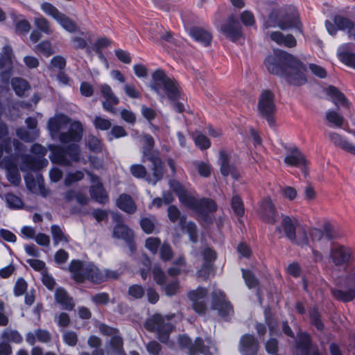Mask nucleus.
<instances>
[{"instance_id":"nucleus-45","label":"nucleus","mask_w":355,"mask_h":355,"mask_svg":"<svg viewBox=\"0 0 355 355\" xmlns=\"http://www.w3.org/2000/svg\"><path fill=\"white\" fill-rule=\"evenodd\" d=\"M5 200L8 207L12 209H20L23 206V202L21 198L11 193H8L5 195Z\"/></svg>"},{"instance_id":"nucleus-46","label":"nucleus","mask_w":355,"mask_h":355,"mask_svg":"<svg viewBox=\"0 0 355 355\" xmlns=\"http://www.w3.org/2000/svg\"><path fill=\"white\" fill-rule=\"evenodd\" d=\"M1 338L15 343H21L23 340L21 335L17 330L12 329H5L1 334Z\"/></svg>"},{"instance_id":"nucleus-62","label":"nucleus","mask_w":355,"mask_h":355,"mask_svg":"<svg viewBox=\"0 0 355 355\" xmlns=\"http://www.w3.org/2000/svg\"><path fill=\"white\" fill-rule=\"evenodd\" d=\"M202 256L204 260V263H210L214 265V262L217 258V254L215 250L210 248H206L202 252Z\"/></svg>"},{"instance_id":"nucleus-41","label":"nucleus","mask_w":355,"mask_h":355,"mask_svg":"<svg viewBox=\"0 0 355 355\" xmlns=\"http://www.w3.org/2000/svg\"><path fill=\"white\" fill-rule=\"evenodd\" d=\"M51 231L53 236V240L55 245L58 244L61 241L69 243V236H66L62 232L60 227L58 225H53L51 227Z\"/></svg>"},{"instance_id":"nucleus-19","label":"nucleus","mask_w":355,"mask_h":355,"mask_svg":"<svg viewBox=\"0 0 355 355\" xmlns=\"http://www.w3.org/2000/svg\"><path fill=\"white\" fill-rule=\"evenodd\" d=\"M297 340L295 343L296 355H310L313 348V341L311 335L306 331L297 334Z\"/></svg>"},{"instance_id":"nucleus-29","label":"nucleus","mask_w":355,"mask_h":355,"mask_svg":"<svg viewBox=\"0 0 355 355\" xmlns=\"http://www.w3.org/2000/svg\"><path fill=\"white\" fill-rule=\"evenodd\" d=\"M327 94L331 97L333 103L338 106L342 105L343 107L349 108L350 103L345 95L341 92L337 87L330 85L328 87Z\"/></svg>"},{"instance_id":"nucleus-8","label":"nucleus","mask_w":355,"mask_h":355,"mask_svg":"<svg viewBox=\"0 0 355 355\" xmlns=\"http://www.w3.org/2000/svg\"><path fill=\"white\" fill-rule=\"evenodd\" d=\"M41 8L44 12L56 20L65 31L69 33H75L78 31V26L76 22L65 14L59 11V10L51 3H43L41 5Z\"/></svg>"},{"instance_id":"nucleus-58","label":"nucleus","mask_w":355,"mask_h":355,"mask_svg":"<svg viewBox=\"0 0 355 355\" xmlns=\"http://www.w3.org/2000/svg\"><path fill=\"white\" fill-rule=\"evenodd\" d=\"M35 51L46 57H49L54 53L51 48V44L49 41H43L36 45Z\"/></svg>"},{"instance_id":"nucleus-40","label":"nucleus","mask_w":355,"mask_h":355,"mask_svg":"<svg viewBox=\"0 0 355 355\" xmlns=\"http://www.w3.org/2000/svg\"><path fill=\"white\" fill-rule=\"evenodd\" d=\"M231 207L235 215L241 218L244 216L245 208L243 200L239 195H234L231 200Z\"/></svg>"},{"instance_id":"nucleus-9","label":"nucleus","mask_w":355,"mask_h":355,"mask_svg":"<svg viewBox=\"0 0 355 355\" xmlns=\"http://www.w3.org/2000/svg\"><path fill=\"white\" fill-rule=\"evenodd\" d=\"M330 258L336 266L346 268L355 261V252L345 245H339L330 251Z\"/></svg>"},{"instance_id":"nucleus-22","label":"nucleus","mask_w":355,"mask_h":355,"mask_svg":"<svg viewBox=\"0 0 355 355\" xmlns=\"http://www.w3.org/2000/svg\"><path fill=\"white\" fill-rule=\"evenodd\" d=\"M219 162L220 173L223 176L227 177L230 174L234 178L238 179L239 171L233 164H230L229 155L223 150L220 151Z\"/></svg>"},{"instance_id":"nucleus-53","label":"nucleus","mask_w":355,"mask_h":355,"mask_svg":"<svg viewBox=\"0 0 355 355\" xmlns=\"http://www.w3.org/2000/svg\"><path fill=\"white\" fill-rule=\"evenodd\" d=\"M193 139L196 146L201 150H206L211 146V142L209 138L201 133H197L193 136Z\"/></svg>"},{"instance_id":"nucleus-33","label":"nucleus","mask_w":355,"mask_h":355,"mask_svg":"<svg viewBox=\"0 0 355 355\" xmlns=\"http://www.w3.org/2000/svg\"><path fill=\"white\" fill-rule=\"evenodd\" d=\"M291 154L286 156L284 162L289 166H299L304 165L306 160L303 155L297 147L293 148L290 150Z\"/></svg>"},{"instance_id":"nucleus-1","label":"nucleus","mask_w":355,"mask_h":355,"mask_svg":"<svg viewBox=\"0 0 355 355\" xmlns=\"http://www.w3.org/2000/svg\"><path fill=\"white\" fill-rule=\"evenodd\" d=\"M268 71L282 78L293 87L306 84L307 68L297 57L284 50L277 49L273 55L267 56L264 60Z\"/></svg>"},{"instance_id":"nucleus-35","label":"nucleus","mask_w":355,"mask_h":355,"mask_svg":"<svg viewBox=\"0 0 355 355\" xmlns=\"http://www.w3.org/2000/svg\"><path fill=\"white\" fill-rule=\"evenodd\" d=\"M102 340L96 336H90L87 340V345L91 348H95L90 354L87 352H82L79 355H105V350L101 348Z\"/></svg>"},{"instance_id":"nucleus-13","label":"nucleus","mask_w":355,"mask_h":355,"mask_svg":"<svg viewBox=\"0 0 355 355\" xmlns=\"http://www.w3.org/2000/svg\"><path fill=\"white\" fill-rule=\"evenodd\" d=\"M345 282L349 289L347 291L333 289L331 293L338 300L348 302L355 297V270H352L347 275Z\"/></svg>"},{"instance_id":"nucleus-61","label":"nucleus","mask_w":355,"mask_h":355,"mask_svg":"<svg viewBox=\"0 0 355 355\" xmlns=\"http://www.w3.org/2000/svg\"><path fill=\"white\" fill-rule=\"evenodd\" d=\"M63 341L65 344L71 347H74L78 341V335L73 331H67L62 336Z\"/></svg>"},{"instance_id":"nucleus-25","label":"nucleus","mask_w":355,"mask_h":355,"mask_svg":"<svg viewBox=\"0 0 355 355\" xmlns=\"http://www.w3.org/2000/svg\"><path fill=\"white\" fill-rule=\"evenodd\" d=\"M325 136L327 137L330 141L336 146L355 155V146L349 143L340 135L336 132H328L325 133Z\"/></svg>"},{"instance_id":"nucleus-3","label":"nucleus","mask_w":355,"mask_h":355,"mask_svg":"<svg viewBox=\"0 0 355 355\" xmlns=\"http://www.w3.org/2000/svg\"><path fill=\"white\" fill-rule=\"evenodd\" d=\"M150 88L158 95L164 96L166 94L168 98L172 102L173 109L178 113L184 111L183 103L180 100H184V94L174 78L168 77L162 69H157L152 74Z\"/></svg>"},{"instance_id":"nucleus-51","label":"nucleus","mask_w":355,"mask_h":355,"mask_svg":"<svg viewBox=\"0 0 355 355\" xmlns=\"http://www.w3.org/2000/svg\"><path fill=\"white\" fill-rule=\"evenodd\" d=\"M323 236L327 241H332L339 237V234L335 230L334 227L329 222L323 225Z\"/></svg>"},{"instance_id":"nucleus-59","label":"nucleus","mask_w":355,"mask_h":355,"mask_svg":"<svg viewBox=\"0 0 355 355\" xmlns=\"http://www.w3.org/2000/svg\"><path fill=\"white\" fill-rule=\"evenodd\" d=\"M94 125L96 129L104 131L108 130L112 128V123L110 120L107 119L96 116L94 120Z\"/></svg>"},{"instance_id":"nucleus-54","label":"nucleus","mask_w":355,"mask_h":355,"mask_svg":"<svg viewBox=\"0 0 355 355\" xmlns=\"http://www.w3.org/2000/svg\"><path fill=\"white\" fill-rule=\"evenodd\" d=\"M35 24L40 31L44 32L47 35L52 33L50 28L49 21L44 17H40L35 19Z\"/></svg>"},{"instance_id":"nucleus-24","label":"nucleus","mask_w":355,"mask_h":355,"mask_svg":"<svg viewBox=\"0 0 355 355\" xmlns=\"http://www.w3.org/2000/svg\"><path fill=\"white\" fill-rule=\"evenodd\" d=\"M21 159V170H24V167H26V169L37 171L49 164L48 160L45 158H37L29 155H24Z\"/></svg>"},{"instance_id":"nucleus-43","label":"nucleus","mask_w":355,"mask_h":355,"mask_svg":"<svg viewBox=\"0 0 355 355\" xmlns=\"http://www.w3.org/2000/svg\"><path fill=\"white\" fill-rule=\"evenodd\" d=\"M145 146L143 148V159L142 162H145V159L150 157L151 156H155L152 153V149L155 145V140L150 135H146L144 137Z\"/></svg>"},{"instance_id":"nucleus-57","label":"nucleus","mask_w":355,"mask_h":355,"mask_svg":"<svg viewBox=\"0 0 355 355\" xmlns=\"http://www.w3.org/2000/svg\"><path fill=\"white\" fill-rule=\"evenodd\" d=\"M242 275L245 284L249 288H255L258 285V280L252 271L242 269Z\"/></svg>"},{"instance_id":"nucleus-34","label":"nucleus","mask_w":355,"mask_h":355,"mask_svg":"<svg viewBox=\"0 0 355 355\" xmlns=\"http://www.w3.org/2000/svg\"><path fill=\"white\" fill-rule=\"evenodd\" d=\"M70 121V118L66 115L62 114L55 118H50L48 121V128L51 134H58L61 129L62 125L67 124Z\"/></svg>"},{"instance_id":"nucleus-2","label":"nucleus","mask_w":355,"mask_h":355,"mask_svg":"<svg viewBox=\"0 0 355 355\" xmlns=\"http://www.w3.org/2000/svg\"><path fill=\"white\" fill-rule=\"evenodd\" d=\"M170 187L182 205L193 211L205 223L212 224L213 219L209 213L216 212L218 209V205L214 200L208 198L197 199L189 195L184 187L176 180L170 182Z\"/></svg>"},{"instance_id":"nucleus-20","label":"nucleus","mask_w":355,"mask_h":355,"mask_svg":"<svg viewBox=\"0 0 355 355\" xmlns=\"http://www.w3.org/2000/svg\"><path fill=\"white\" fill-rule=\"evenodd\" d=\"M54 298L55 302L60 305L62 309L68 311L74 309L76 304L73 299L63 287H58L55 289Z\"/></svg>"},{"instance_id":"nucleus-11","label":"nucleus","mask_w":355,"mask_h":355,"mask_svg":"<svg viewBox=\"0 0 355 355\" xmlns=\"http://www.w3.org/2000/svg\"><path fill=\"white\" fill-rule=\"evenodd\" d=\"M211 309L218 311V315L227 322L230 321L234 313L232 304L221 292L219 294L213 295Z\"/></svg>"},{"instance_id":"nucleus-42","label":"nucleus","mask_w":355,"mask_h":355,"mask_svg":"<svg viewBox=\"0 0 355 355\" xmlns=\"http://www.w3.org/2000/svg\"><path fill=\"white\" fill-rule=\"evenodd\" d=\"M291 243L301 247L309 244L307 232L304 227L297 230V232L295 235V240H292Z\"/></svg>"},{"instance_id":"nucleus-38","label":"nucleus","mask_w":355,"mask_h":355,"mask_svg":"<svg viewBox=\"0 0 355 355\" xmlns=\"http://www.w3.org/2000/svg\"><path fill=\"white\" fill-rule=\"evenodd\" d=\"M112 234L114 238L122 239L124 241L134 235L132 230L127 225L121 223H118L114 226Z\"/></svg>"},{"instance_id":"nucleus-63","label":"nucleus","mask_w":355,"mask_h":355,"mask_svg":"<svg viewBox=\"0 0 355 355\" xmlns=\"http://www.w3.org/2000/svg\"><path fill=\"white\" fill-rule=\"evenodd\" d=\"M187 232L189 234V240L193 243H196L198 241V229L196 223L194 222L190 221L187 224L186 226Z\"/></svg>"},{"instance_id":"nucleus-6","label":"nucleus","mask_w":355,"mask_h":355,"mask_svg":"<svg viewBox=\"0 0 355 355\" xmlns=\"http://www.w3.org/2000/svg\"><path fill=\"white\" fill-rule=\"evenodd\" d=\"M257 109L259 115L265 119L270 127L275 125V113L276 105L275 103V94L269 89L263 90L259 97Z\"/></svg>"},{"instance_id":"nucleus-15","label":"nucleus","mask_w":355,"mask_h":355,"mask_svg":"<svg viewBox=\"0 0 355 355\" xmlns=\"http://www.w3.org/2000/svg\"><path fill=\"white\" fill-rule=\"evenodd\" d=\"M207 293V289L202 287L188 293V297L192 302V307L198 314H205L207 311V304L205 301Z\"/></svg>"},{"instance_id":"nucleus-60","label":"nucleus","mask_w":355,"mask_h":355,"mask_svg":"<svg viewBox=\"0 0 355 355\" xmlns=\"http://www.w3.org/2000/svg\"><path fill=\"white\" fill-rule=\"evenodd\" d=\"M27 282L23 277L17 279L14 286V294L19 297L24 295L27 290Z\"/></svg>"},{"instance_id":"nucleus-52","label":"nucleus","mask_w":355,"mask_h":355,"mask_svg":"<svg viewBox=\"0 0 355 355\" xmlns=\"http://www.w3.org/2000/svg\"><path fill=\"white\" fill-rule=\"evenodd\" d=\"M173 257V251L172 250L171 246L164 242L161 246L159 249V257L163 261H168Z\"/></svg>"},{"instance_id":"nucleus-12","label":"nucleus","mask_w":355,"mask_h":355,"mask_svg":"<svg viewBox=\"0 0 355 355\" xmlns=\"http://www.w3.org/2000/svg\"><path fill=\"white\" fill-rule=\"evenodd\" d=\"M278 27L283 31L296 28L300 33H302L303 32V26L297 11L282 10Z\"/></svg>"},{"instance_id":"nucleus-14","label":"nucleus","mask_w":355,"mask_h":355,"mask_svg":"<svg viewBox=\"0 0 355 355\" xmlns=\"http://www.w3.org/2000/svg\"><path fill=\"white\" fill-rule=\"evenodd\" d=\"M83 130L82 123L75 121L70 124L67 132H60L59 140L62 144L79 142L83 138Z\"/></svg>"},{"instance_id":"nucleus-47","label":"nucleus","mask_w":355,"mask_h":355,"mask_svg":"<svg viewBox=\"0 0 355 355\" xmlns=\"http://www.w3.org/2000/svg\"><path fill=\"white\" fill-rule=\"evenodd\" d=\"M128 135V132L121 125H113L111 130L107 133V139L111 141L113 139H118Z\"/></svg>"},{"instance_id":"nucleus-36","label":"nucleus","mask_w":355,"mask_h":355,"mask_svg":"<svg viewBox=\"0 0 355 355\" xmlns=\"http://www.w3.org/2000/svg\"><path fill=\"white\" fill-rule=\"evenodd\" d=\"M310 323L314 326L318 331H322L324 329V324L322 320V315L317 306H314L309 311Z\"/></svg>"},{"instance_id":"nucleus-10","label":"nucleus","mask_w":355,"mask_h":355,"mask_svg":"<svg viewBox=\"0 0 355 355\" xmlns=\"http://www.w3.org/2000/svg\"><path fill=\"white\" fill-rule=\"evenodd\" d=\"M222 33L233 42L243 37V28L239 19L233 14L227 17L226 22L221 25Z\"/></svg>"},{"instance_id":"nucleus-21","label":"nucleus","mask_w":355,"mask_h":355,"mask_svg":"<svg viewBox=\"0 0 355 355\" xmlns=\"http://www.w3.org/2000/svg\"><path fill=\"white\" fill-rule=\"evenodd\" d=\"M84 282L88 280L95 284H101L106 281V275L93 263L85 266L83 273Z\"/></svg>"},{"instance_id":"nucleus-44","label":"nucleus","mask_w":355,"mask_h":355,"mask_svg":"<svg viewBox=\"0 0 355 355\" xmlns=\"http://www.w3.org/2000/svg\"><path fill=\"white\" fill-rule=\"evenodd\" d=\"M101 93L102 96L105 98V101H111L114 105L119 103V99L114 94L111 87L107 84L101 85Z\"/></svg>"},{"instance_id":"nucleus-27","label":"nucleus","mask_w":355,"mask_h":355,"mask_svg":"<svg viewBox=\"0 0 355 355\" xmlns=\"http://www.w3.org/2000/svg\"><path fill=\"white\" fill-rule=\"evenodd\" d=\"M271 40L279 45H283L288 48L295 47L297 45V41L291 34L284 35L280 31H273L270 34Z\"/></svg>"},{"instance_id":"nucleus-37","label":"nucleus","mask_w":355,"mask_h":355,"mask_svg":"<svg viewBox=\"0 0 355 355\" xmlns=\"http://www.w3.org/2000/svg\"><path fill=\"white\" fill-rule=\"evenodd\" d=\"M11 85L15 94L19 96H24L25 92L30 89L28 82L22 78H13L11 80Z\"/></svg>"},{"instance_id":"nucleus-64","label":"nucleus","mask_w":355,"mask_h":355,"mask_svg":"<svg viewBox=\"0 0 355 355\" xmlns=\"http://www.w3.org/2000/svg\"><path fill=\"white\" fill-rule=\"evenodd\" d=\"M161 245V241L159 238L150 237L146 240V248L153 254L157 252L158 248Z\"/></svg>"},{"instance_id":"nucleus-16","label":"nucleus","mask_w":355,"mask_h":355,"mask_svg":"<svg viewBox=\"0 0 355 355\" xmlns=\"http://www.w3.org/2000/svg\"><path fill=\"white\" fill-rule=\"evenodd\" d=\"M259 343L254 335L246 334L241 336L239 350L241 355H257Z\"/></svg>"},{"instance_id":"nucleus-49","label":"nucleus","mask_w":355,"mask_h":355,"mask_svg":"<svg viewBox=\"0 0 355 355\" xmlns=\"http://www.w3.org/2000/svg\"><path fill=\"white\" fill-rule=\"evenodd\" d=\"M128 294L133 300L141 299L145 295V289L140 284H132L129 286L128 290Z\"/></svg>"},{"instance_id":"nucleus-32","label":"nucleus","mask_w":355,"mask_h":355,"mask_svg":"<svg viewBox=\"0 0 355 355\" xmlns=\"http://www.w3.org/2000/svg\"><path fill=\"white\" fill-rule=\"evenodd\" d=\"M85 266L80 260L73 259L69 266V270L72 273L73 279L78 283L84 282Z\"/></svg>"},{"instance_id":"nucleus-50","label":"nucleus","mask_w":355,"mask_h":355,"mask_svg":"<svg viewBox=\"0 0 355 355\" xmlns=\"http://www.w3.org/2000/svg\"><path fill=\"white\" fill-rule=\"evenodd\" d=\"M132 175L138 179L146 178L148 173L146 167L141 164H132L130 168Z\"/></svg>"},{"instance_id":"nucleus-7","label":"nucleus","mask_w":355,"mask_h":355,"mask_svg":"<svg viewBox=\"0 0 355 355\" xmlns=\"http://www.w3.org/2000/svg\"><path fill=\"white\" fill-rule=\"evenodd\" d=\"M332 20L333 23L325 21V27L331 35H336L339 30L345 31L349 39L355 40V21L341 15H335Z\"/></svg>"},{"instance_id":"nucleus-17","label":"nucleus","mask_w":355,"mask_h":355,"mask_svg":"<svg viewBox=\"0 0 355 355\" xmlns=\"http://www.w3.org/2000/svg\"><path fill=\"white\" fill-rule=\"evenodd\" d=\"M260 216L266 223L274 225L278 221V213L270 198L263 199L260 205Z\"/></svg>"},{"instance_id":"nucleus-5","label":"nucleus","mask_w":355,"mask_h":355,"mask_svg":"<svg viewBox=\"0 0 355 355\" xmlns=\"http://www.w3.org/2000/svg\"><path fill=\"white\" fill-rule=\"evenodd\" d=\"M145 329L150 332H156L158 340L162 343H167L171 333L175 327L159 313H155L146 319L144 323Z\"/></svg>"},{"instance_id":"nucleus-48","label":"nucleus","mask_w":355,"mask_h":355,"mask_svg":"<svg viewBox=\"0 0 355 355\" xmlns=\"http://www.w3.org/2000/svg\"><path fill=\"white\" fill-rule=\"evenodd\" d=\"M338 57L343 64L355 69V53L342 51L338 53Z\"/></svg>"},{"instance_id":"nucleus-4","label":"nucleus","mask_w":355,"mask_h":355,"mask_svg":"<svg viewBox=\"0 0 355 355\" xmlns=\"http://www.w3.org/2000/svg\"><path fill=\"white\" fill-rule=\"evenodd\" d=\"M51 155L50 160L53 163L63 166H69L73 162H78L80 159V146L74 143L63 147L60 145L49 146Z\"/></svg>"},{"instance_id":"nucleus-28","label":"nucleus","mask_w":355,"mask_h":355,"mask_svg":"<svg viewBox=\"0 0 355 355\" xmlns=\"http://www.w3.org/2000/svg\"><path fill=\"white\" fill-rule=\"evenodd\" d=\"M2 161L6 167L8 168V179L9 182L15 185H18L21 182V177L18 170L15 167L13 158L10 156H5Z\"/></svg>"},{"instance_id":"nucleus-55","label":"nucleus","mask_w":355,"mask_h":355,"mask_svg":"<svg viewBox=\"0 0 355 355\" xmlns=\"http://www.w3.org/2000/svg\"><path fill=\"white\" fill-rule=\"evenodd\" d=\"M326 119L329 122L334 123L336 127L339 128L343 125L345 121L344 117L338 114V112L335 111H328L326 113Z\"/></svg>"},{"instance_id":"nucleus-23","label":"nucleus","mask_w":355,"mask_h":355,"mask_svg":"<svg viewBox=\"0 0 355 355\" xmlns=\"http://www.w3.org/2000/svg\"><path fill=\"white\" fill-rule=\"evenodd\" d=\"M189 35L198 42L201 43L205 46H209L211 44L213 36L211 32L198 26H191L188 28Z\"/></svg>"},{"instance_id":"nucleus-30","label":"nucleus","mask_w":355,"mask_h":355,"mask_svg":"<svg viewBox=\"0 0 355 355\" xmlns=\"http://www.w3.org/2000/svg\"><path fill=\"white\" fill-rule=\"evenodd\" d=\"M117 207L122 211L132 214L137 210L136 205L132 197L126 193L121 194L116 200Z\"/></svg>"},{"instance_id":"nucleus-56","label":"nucleus","mask_w":355,"mask_h":355,"mask_svg":"<svg viewBox=\"0 0 355 355\" xmlns=\"http://www.w3.org/2000/svg\"><path fill=\"white\" fill-rule=\"evenodd\" d=\"M155 282L158 285H164L166 281V276L159 265H155L152 270Z\"/></svg>"},{"instance_id":"nucleus-31","label":"nucleus","mask_w":355,"mask_h":355,"mask_svg":"<svg viewBox=\"0 0 355 355\" xmlns=\"http://www.w3.org/2000/svg\"><path fill=\"white\" fill-rule=\"evenodd\" d=\"M89 193L92 198L100 204H105L109 200L108 195L101 182L90 187Z\"/></svg>"},{"instance_id":"nucleus-26","label":"nucleus","mask_w":355,"mask_h":355,"mask_svg":"<svg viewBox=\"0 0 355 355\" xmlns=\"http://www.w3.org/2000/svg\"><path fill=\"white\" fill-rule=\"evenodd\" d=\"M282 227L285 236L291 242L295 240V235L297 233V225L298 220L296 218H291L288 216H282Z\"/></svg>"},{"instance_id":"nucleus-39","label":"nucleus","mask_w":355,"mask_h":355,"mask_svg":"<svg viewBox=\"0 0 355 355\" xmlns=\"http://www.w3.org/2000/svg\"><path fill=\"white\" fill-rule=\"evenodd\" d=\"M282 12V9L273 8L268 15V20L263 24L264 28L278 26Z\"/></svg>"},{"instance_id":"nucleus-18","label":"nucleus","mask_w":355,"mask_h":355,"mask_svg":"<svg viewBox=\"0 0 355 355\" xmlns=\"http://www.w3.org/2000/svg\"><path fill=\"white\" fill-rule=\"evenodd\" d=\"M146 160H148L152 163V166L150 167L152 176L148 175L146 180L155 185L163 178L164 173V162L157 156H151L150 157L145 159V161Z\"/></svg>"}]
</instances>
